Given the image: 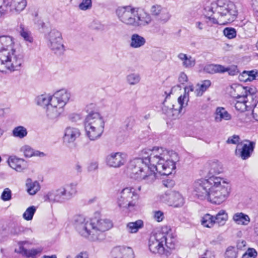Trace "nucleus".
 I'll use <instances>...</instances> for the list:
<instances>
[{"label":"nucleus","instance_id":"ddd939ff","mask_svg":"<svg viewBox=\"0 0 258 258\" xmlns=\"http://www.w3.org/2000/svg\"><path fill=\"white\" fill-rule=\"evenodd\" d=\"M94 234H92L91 239L93 241H102L105 238L104 232L112 227L111 221L107 219H97L96 217L91 219Z\"/></svg>","mask_w":258,"mask_h":258},{"label":"nucleus","instance_id":"7c9ffc66","mask_svg":"<svg viewBox=\"0 0 258 258\" xmlns=\"http://www.w3.org/2000/svg\"><path fill=\"white\" fill-rule=\"evenodd\" d=\"M257 79H258V70H256L244 71L239 76V80L244 82L252 81Z\"/></svg>","mask_w":258,"mask_h":258},{"label":"nucleus","instance_id":"412c9836","mask_svg":"<svg viewBox=\"0 0 258 258\" xmlns=\"http://www.w3.org/2000/svg\"><path fill=\"white\" fill-rule=\"evenodd\" d=\"M9 166L17 171H22L27 166V162L23 159L19 158L15 156H10L8 160Z\"/></svg>","mask_w":258,"mask_h":258},{"label":"nucleus","instance_id":"f8f14e48","mask_svg":"<svg viewBox=\"0 0 258 258\" xmlns=\"http://www.w3.org/2000/svg\"><path fill=\"white\" fill-rule=\"evenodd\" d=\"M138 195L133 188L126 187L120 192L117 198V204L119 207L132 211L137 206Z\"/></svg>","mask_w":258,"mask_h":258},{"label":"nucleus","instance_id":"4c0bfd02","mask_svg":"<svg viewBox=\"0 0 258 258\" xmlns=\"http://www.w3.org/2000/svg\"><path fill=\"white\" fill-rule=\"evenodd\" d=\"M28 132L26 127L19 125L15 127L12 131V135L14 137L23 139L27 136Z\"/></svg>","mask_w":258,"mask_h":258},{"label":"nucleus","instance_id":"de8ad7c7","mask_svg":"<svg viewBox=\"0 0 258 258\" xmlns=\"http://www.w3.org/2000/svg\"><path fill=\"white\" fill-rule=\"evenodd\" d=\"M224 35L229 39H232L236 37V31L234 28L227 27L223 30Z\"/></svg>","mask_w":258,"mask_h":258},{"label":"nucleus","instance_id":"2f4dec72","mask_svg":"<svg viewBox=\"0 0 258 258\" xmlns=\"http://www.w3.org/2000/svg\"><path fill=\"white\" fill-rule=\"evenodd\" d=\"M178 58L182 61V65L184 68H190L195 66L196 64L195 59L191 56H187L186 54L180 53L177 56Z\"/></svg>","mask_w":258,"mask_h":258},{"label":"nucleus","instance_id":"864d4df0","mask_svg":"<svg viewBox=\"0 0 258 258\" xmlns=\"http://www.w3.org/2000/svg\"><path fill=\"white\" fill-rule=\"evenodd\" d=\"M12 199V192L9 188H6L1 195V199L4 201H9Z\"/></svg>","mask_w":258,"mask_h":258},{"label":"nucleus","instance_id":"13d9d810","mask_svg":"<svg viewBox=\"0 0 258 258\" xmlns=\"http://www.w3.org/2000/svg\"><path fill=\"white\" fill-rule=\"evenodd\" d=\"M231 94L233 97L237 99L236 101L242 102V101H243L244 103H247V97L243 95V93H241V94H237V95H232V92H231Z\"/></svg>","mask_w":258,"mask_h":258},{"label":"nucleus","instance_id":"58836bf2","mask_svg":"<svg viewBox=\"0 0 258 258\" xmlns=\"http://www.w3.org/2000/svg\"><path fill=\"white\" fill-rule=\"evenodd\" d=\"M228 219V215L223 210H220L215 216H214V221L215 223L219 225H223Z\"/></svg>","mask_w":258,"mask_h":258},{"label":"nucleus","instance_id":"a18cd8bd","mask_svg":"<svg viewBox=\"0 0 258 258\" xmlns=\"http://www.w3.org/2000/svg\"><path fill=\"white\" fill-rule=\"evenodd\" d=\"M237 251L236 248L232 247H228L225 253V258H237Z\"/></svg>","mask_w":258,"mask_h":258},{"label":"nucleus","instance_id":"9d476101","mask_svg":"<svg viewBox=\"0 0 258 258\" xmlns=\"http://www.w3.org/2000/svg\"><path fill=\"white\" fill-rule=\"evenodd\" d=\"M222 2L218 1L217 4H211L210 7H207L205 10L208 12L214 13V9L215 11L220 15L221 18L224 21L223 24L233 22L237 15V11L233 3L229 2L221 5Z\"/></svg>","mask_w":258,"mask_h":258},{"label":"nucleus","instance_id":"338daca9","mask_svg":"<svg viewBox=\"0 0 258 258\" xmlns=\"http://www.w3.org/2000/svg\"><path fill=\"white\" fill-rule=\"evenodd\" d=\"M66 258H71V256L68 255ZM75 258H88V254L87 252L82 251L78 253Z\"/></svg>","mask_w":258,"mask_h":258},{"label":"nucleus","instance_id":"393cba45","mask_svg":"<svg viewBox=\"0 0 258 258\" xmlns=\"http://www.w3.org/2000/svg\"><path fill=\"white\" fill-rule=\"evenodd\" d=\"M254 146L255 143L253 142H249L248 144H244L242 149L239 150V157L242 160L247 159L253 152Z\"/></svg>","mask_w":258,"mask_h":258},{"label":"nucleus","instance_id":"6ab92c4d","mask_svg":"<svg viewBox=\"0 0 258 258\" xmlns=\"http://www.w3.org/2000/svg\"><path fill=\"white\" fill-rule=\"evenodd\" d=\"M106 162L110 167H119L125 162V155L121 152L111 153L106 157Z\"/></svg>","mask_w":258,"mask_h":258},{"label":"nucleus","instance_id":"a19ab883","mask_svg":"<svg viewBox=\"0 0 258 258\" xmlns=\"http://www.w3.org/2000/svg\"><path fill=\"white\" fill-rule=\"evenodd\" d=\"M234 91L238 93L241 92L246 97L248 95H252L255 93V89L249 87H243L241 85L236 86Z\"/></svg>","mask_w":258,"mask_h":258},{"label":"nucleus","instance_id":"052dcab7","mask_svg":"<svg viewBox=\"0 0 258 258\" xmlns=\"http://www.w3.org/2000/svg\"><path fill=\"white\" fill-rule=\"evenodd\" d=\"M98 164L97 162H91L88 166V170L89 171H95L98 169Z\"/></svg>","mask_w":258,"mask_h":258},{"label":"nucleus","instance_id":"c9c22d12","mask_svg":"<svg viewBox=\"0 0 258 258\" xmlns=\"http://www.w3.org/2000/svg\"><path fill=\"white\" fill-rule=\"evenodd\" d=\"M27 5L26 0H12L10 7L12 10L20 12L23 11Z\"/></svg>","mask_w":258,"mask_h":258},{"label":"nucleus","instance_id":"1a4fd4ad","mask_svg":"<svg viewBox=\"0 0 258 258\" xmlns=\"http://www.w3.org/2000/svg\"><path fill=\"white\" fill-rule=\"evenodd\" d=\"M87 135L90 140L99 138L104 131V122L102 117L98 112L89 114L85 121Z\"/></svg>","mask_w":258,"mask_h":258},{"label":"nucleus","instance_id":"39448f33","mask_svg":"<svg viewBox=\"0 0 258 258\" xmlns=\"http://www.w3.org/2000/svg\"><path fill=\"white\" fill-rule=\"evenodd\" d=\"M196 89V88L193 85L185 86L184 88V95L179 97L177 101L174 103L170 102L167 97L163 103V112L171 119L178 118L180 115L182 107L187 105L189 92H193L195 93Z\"/></svg>","mask_w":258,"mask_h":258},{"label":"nucleus","instance_id":"9b49d317","mask_svg":"<svg viewBox=\"0 0 258 258\" xmlns=\"http://www.w3.org/2000/svg\"><path fill=\"white\" fill-rule=\"evenodd\" d=\"M45 39L48 47L56 55H61L65 51L61 33L56 29H52L45 33Z\"/></svg>","mask_w":258,"mask_h":258},{"label":"nucleus","instance_id":"3c124183","mask_svg":"<svg viewBox=\"0 0 258 258\" xmlns=\"http://www.w3.org/2000/svg\"><path fill=\"white\" fill-rule=\"evenodd\" d=\"M257 253L256 250L253 248H248L245 252L242 255V258H255Z\"/></svg>","mask_w":258,"mask_h":258},{"label":"nucleus","instance_id":"f257e3e1","mask_svg":"<svg viewBox=\"0 0 258 258\" xmlns=\"http://www.w3.org/2000/svg\"><path fill=\"white\" fill-rule=\"evenodd\" d=\"M144 163L150 165L161 175H168L175 171V164L179 161L178 154L175 152L163 150L162 148H145L141 152Z\"/></svg>","mask_w":258,"mask_h":258},{"label":"nucleus","instance_id":"774afa93","mask_svg":"<svg viewBox=\"0 0 258 258\" xmlns=\"http://www.w3.org/2000/svg\"><path fill=\"white\" fill-rule=\"evenodd\" d=\"M74 169L77 172L78 174H80L81 173H82L83 170L82 165L80 163L77 162L74 166Z\"/></svg>","mask_w":258,"mask_h":258},{"label":"nucleus","instance_id":"aec40b11","mask_svg":"<svg viewBox=\"0 0 258 258\" xmlns=\"http://www.w3.org/2000/svg\"><path fill=\"white\" fill-rule=\"evenodd\" d=\"M26 243V241H19L18 242L19 247L15 249V252L27 258H35L37 255L40 254L42 252L43 248L41 247L30 249H26L23 246Z\"/></svg>","mask_w":258,"mask_h":258},{"label":"nucleus","instance_id":"bf43d9fd","mask_svg":"<svg viewBox=\"0 0 258 258\" xmlns=\"http://www.w3.org/2000/svg\"><path fill=\"white\" fill-rule=\"evenodd\" d=\"M188 80V78L186 75L183 73L181 72L178 77V81L182 84H184Z\"/></svg>","mask_w":258,"mask_h":258},{"label":"nucleus","instance_id":"603ef678","mask_svg":"<svg viewBox=\"0 0 258 258\" xmlns=\"http://www.w3.org/2000/svg\"><path fill=\"white\" fill-rule=\"evenodd\" d=\"M123 246L115 247L112 249L111 252V256L113 258H121V254Z\"/></svg>","mask_w":258,"mask_h":258},{"label":"nucleus","instance_id":"b1692460","mask_svg":"<svg viewBox=\"0 0 258 258\" xmlns=\"http://www.w3.org/2000/svg\"><path fill=\"white\" fill-rule=\"evenodd\" d=\"M146 43L145 38L137 33H134L131 36L130 47L132 48H140L144 46Z\"/></svg>","mask_w":258,"mask_h":258},{"label":"nucleus","instance_id":"5701e85b","mask_svg":"<svg viewBox=\"0 0 258 258\" xmlns=\"http://www.w3.org/2000/svg\"><path fill=\"white\" fill-rule=\"evenodd\" d=\"M166 228V230H167ZM161 235L163 236V238H162L164 246H165L167 248L169 249H173L175 246V238L171 232H168L167 230L164 231V228H162L161 231H159Z\"/></svg>","mask_w":258,"mask_h":258},{"label":"nucleus","instance_id":"c03bdc74","mask_svg":"<svg viewBox=\"0 0 258 258\" xmlns=\"http://www.w3.org/2000/svg\"><path fill=\"white\" fill-rule=\"evenodd\" d=\"M36 211V207L32 206L28 208L23 215L24 219L27 221L32 219L34 214Z\"/></svg>","mask_w":258,"mask_h":258},{"label":"nucleus","instance_id":"473e14b6","mask_svg":"<svg viewBox=\"0 0 258 258\" xmlns=\"http://www.w3.org/2000/svg\"><path fill=\"white\" fill-rule=\"evenodd\" d=\"M211 85V81L209 80L203 81L201 84H197L196 89L195 91V96L197 97L202 96L203 93L210 87Z\"/></svg>","mask_w":258,"mask_h":258},{"label":"nucleus","instance_id":"a211bd4d","mask_svg":"<svg viewBox=\"0 0 258 258\" xmlns=\"http://www.w3.org/2000/svg\"><path fill=\"white\" fill-rule=\"evenodd\" d=\"M162 200L169 206L179 207L183 205V199L181 195L177 192L170 191L166 192L162 196Z\"/></svg>","mask_w":258,"mask_h":258},{"label":"nucleus","instance_id":"09e8293b","mask_svg":"<svg viewBox=\"0 0 258 258\" xmlns=\"http://www.w3.org/2000/svg\"><path fill=\"white\" fill-rule=\"evenodd\" d=\"M92 7V0H82L79 5V8L82 11H87L91 9Z\"/></svg>","mask_w":258,"mask_h":258},{"label":"nucleus","instance_id":"20e7f679","mask_svg":"<svg viewBox=\"0 0 258 258\" xmlns=\"http://www.w3.org/2000/svg\"><path fill=\"white\" fill-rule=\"evenodd\" d=\"M151 166L144 163L140 159L132 160L128 166L130 175L132 178L138 180H143L145 183L151 184L156 179V172Z\"/></svg>","mask_w":258,"mask_h":258},{"label":"nucleus","instance_id":"5fc2aeb1","mask_svg":"<svg viewBox=\"0 0 258 258\" xmlns=\"http://www.w3.org/2000/svg\"><path fill=\"white\" fill-rule=\"evenodd\" d=\"M153 218L158 222H161L164 219V214L161 211H155L153 212Z\"/></svg>","mask_w":258,"mask_h":258},{"label":"nucleus","instance_id":"c756f323","mask_svg":"<svg viewBox=\"0 0 258 258\" xmlns=\"http://www.w3.org/2000/svg\"><path fill=\"white\" fill-rule=\"evenodd\" d=\"M232 219L236 224L244 226L247 225L250 221L248 215L242 212L234 214Z\"/></svg>","mask_w":258,"mask_h":258},{"label":"nucleus","instance_id":"69168bd1","mask_svg":"<svg viewBox=\"0 0 258 258\" xmlns=\"http://www.w3.org/2000/svg\"><path fill=\"white\" fill-rule=\"evenodd\" d=\"M163 184L166 187L171 188L174 186V182L172 180H163Z\"/></svg>","mask_w":258,"mask_h":258},{"label":"nucleus","instance_id":"6e6552de","mask_svg":"<svg viewBox=\"0 0 258 258\" xmlns=\"http://www.w3.org/2000/svg\"><path fill=\"white\" fill-rule=\"evenodd\" d=\"M77 184L71 183L49 191L44 196L45 201L63 203L71 200L77 193Z\"/></svg>","mask_w":258,"mask_h":258},{"label":"nucleus","instance_id":"dca6fc26","mask_svg":"<svg viewBox=\"0 0 258 258\" xmlns=\"http://www.w3.org/2000/svg\"><path fill=\"white\" fill-rule=\"evenodd\" d=\"M162 238H163V236L160 234L159 231L150 237L148 242V247L151 252L159 254L164 253L165 247L164 246Z\"/></svg>","mask_w":258,"mask_h":258},{"label":"nucleus","instance_id":"bb28decb","mask_svg":"<svg viewBox=\"0 0 258 258\" xmlns=\"http://www.w3.org/2000/svg\"><path fill=\"white\" fill-rule=\"evenodd\" d=\"M231 119V115L225 108L218 107L216 108L215 111V120L216 122H219L222 120H230Z\"/></svg>","mask_w":258,"mask_h":258},{"label":"nucleus","instance_id":"4468645a","mask_svg":"<svg viewBox=\"0 0 258 258\" xmlns=\"http://www.w3.org/2000/svg\"><path fill=\"white\" fill-rule=\"evenodd\" d=\"M91 220L89 221L82 215H77L74 218V225L77 232L82 236L88 238L90 241L92 234H94L95 231L92 224Z\"/></svg>","mask_w":258,"mask_h":258},{"label":"nucleus","instance_id":"c85d7f7f","mask_svg":"<svg viewBox=\"0 0 258 258\" xmlns=\"http://www.w3.org/2000/svg\"><path fill=\"white\" fill-rule=\"evenodd\" d=\"M204 71L209 74L224 73L226 72L225 67L221 64H209L205 66Z\"/></svg>","mask_w":258,"mask_h":258},{"label":"nucleus","instance_id":"2eb2a0df","mask_svg":"<svg viewBox=\"0 0 258 258\" xmlns=\"http://www.w3.org/2000/svg\"><path fill=\"white\" fill-rule=\"evenodd\" d=\"M214 178L215 176H211L207 179H200L195 182L194 191L198 198L208 200Z\"/></svg>","mask_w":258,"mask_h":258},{"label":"nucleus","instance_id":"e433bc0d","mask_svg":"<svg viewBox=\"0 0 258 258\" xmlns=\"http://www.w3.org/2000/svg\"><path fill=\"white\" fill-rule=\"evenodd\" d=\"M26 185L28 192L31 195L36 194L40 189L39 183L37 181L32 182L30 179L27 180Z\"/></svg>","mask_w":258,"mask_h":258},{"label":"nucleus","instance_id":"0e129e2a","mask_svg":"<svg viewBox=\"0 0 258 258\" xmlns=\"http://www.w3.org/2000/svg\"><path fill=\"white\" fill-rule=\"evenodd\" d=\"M134 120L132 117H127L125 121V126L126 128H131L134 124Z\"/></svg>","mask_w":258,"mask_h":258},{"label":"nucleus","instance_id":"ea45409f","mask_svg":"<svg viewBox=\"0 0 258 258\" xmlns=\"http://www.w3.org/2000/svg\"><path fill=\"white\" fill-rule=\"evenodd\" d=\"M202 225L206 227L211 228L215 224L214 221V216L206 214L202 217L201 220Z\"/></svg>","mask_w":258,"mask_h":258},{"label":"nucleus","instance_id":"4d7b16f0","mask_svg":"<svg viewBox=\"0 0 258 258\" xmlns=\"http://www.w3.org/2000/svg\"><path fill=\"white\" fill-rule=\"evenodd\" d=\"M239 137L238 135H234L231 137H229L226 141V143L228 144H236L239 142Z\"/></svg>","mask_w":258,"mask_h":258},{"label":"nucleus","instance_id":"37998d69","mask_svg":"<svg viewBox=\"0 0 258 258\" xmlns=\"http://www.w3.org/2000/svg\"><path fill=\"white\" fill-rule=\"evenodd\" d=\"M141 77L139 74L132 73L126 76L127 82L131 85H135L139 83Z\"/></svg>","mask_w":258,"mask_h":258},{"label":"nucleus","instance_id":"72a5a7b5","mask_svg":"<svg viewBox=\"0 0 258 258\" xmlns=\"http://www.w3.org/2000/svg\"><path fill=\"white\" fill-rule=\"evenodd\" d=\"M143 227V221L141 220H138L135 222L128 223L126 226V230L130 233H135Z\"/></svg>","mask_w":258,"mask_h":258},{"label":"nucleus","instance_id":"7ed1b4c3","mask_svg":"<svg viewBox=\"0 0 258 258\" xmlns=\"http://www.w3.org/2000/svg\"><path fill=\"white\" fill-rule=\"evenodd\" d=\"M115 13L119 21L129 27H145L152 21L150 15L144 9L132 5L118 7Z\"/></svg>","mask_w":258,"mask_h":258},{"label":"nucleus","instance_id":"e2e57ef3","mask_svg":"<svg viewBox=\"0 0 258 258\" xmlns=\"http://www.w3.org/2000/svg\"><path fill=\"white\" fill-rule=\"evenodd\" d=\"M204 258H215L214 252L209 250H206L204 254Z\"/></svg>","mask_w":258,"mask_h":258},{"label":"nucleus","instance_id":"a878e982","mask_svg":"<svg viewBox=\"0 0 258 258\" xmlns=\"http://www.w3.org/2000/svg\"><path fill=\"white\" fill-rule=\"evenodd\" d=\"M26 158H30L32 156L44 157L45 154L39 151H34L30 146L24 145L19 150Z\"/></svg>","mask_w":258,"mask_h":258},{"label":"nucleus","instance_id":"cd10ccee","mask_svg":"<svg viewBox=\"0 0 258 258\" xmlns=\"http://www.w3.org/2000/svg\"><path fill=\"white\" fill-rule=\"evenodd\" d=\"M52 96H50L48 94H42L37 96L36 98V102L37 104L44 107H46V115L47 116V110L48 107L51 104V100Z\"/></svg>","mask_w":258,"mask_h":258},{"label":"nucleus","instance_id":"423d86ee","mask_svg":"<svg viewBox=\"0 0 258 258\" xmlns=\"http://www.w3.org/2000/svg\"><path fill=\"white\" fill-rule=\"evenodd\" d=\"M71 98V93L66 89H60L52 95L51 104L48 107L47 117L51 120L57 119L63 112L64 107Z\"/></svg>","mask_w":258,"mask_h":258},{"label":"nucleus","instance_id":"6e6d98bb","mask_svg":"<svg viewBox=\"0 0 258 258\" xmlns=\"http://www.w3.org/2000/svg\"><path fill=\"white\" fill-rule=\"evenodd\" d=\"M247 105H246V103H244L243 101L242 102L236 101L235 104V107L237 110L240 111L241 112H244L246 110Z\"/></svg>","mask_w":258,"mask_h":258},{"label":"nucleus","instance_id":"49530a36","mask_svg":"<svg viewBox=\"0 0 258 258\" xmlns=\"http://www.w3.org/2000/svg\"><path fill=\"white\" fill-rule=\"evenodd\" d=\"M121 258H135L133 249L130 247H123Z\"/></svg>","mask_w":258,"mask_h":258},{"label":"nucleus","instance_id":"4be33fe9","mask_svg":"<svg viewBox=\"0 0 258 258\" xmlns=\"http://www.w3.org/2000/svg\"><path fill=\"white\" fill-rule=\"evenodd\" d=\"M80 135L81 132L79 128L73 126H68L64 131L63 141L68 143H73L80 137Z\"/></svg>","mask_w":258,"mask_h":258},{"label":"nucleus","instance_id":"8fccbe9b","mask_svg":"<svg viewBox=\"0 0 258 258\" xmlns=\"http://www.w3.org/2000/svg\"><path fill=\"white\" fill-rule=\"evenodd\" d=\"M8 3L6 0H0V18L3 17L8 13Z\"/></svg>","mask_w":258,"mask_h":258},{"label":"nucleus","instance_id":"f3484780","mask_svg":"<svg viewBox=\"0 0 258 258\" xmlns=\"http://www.w3.org/2000/svg\"><path fill=\"white\" fill-rule=\"evenodd\" d=\"M150 12L153 16L163 23L167 22L171 17L169 11L159 5L152 6L150 9Z\"/></svg>","mask_w":258,"mask_h":258},{"label":"nucleus","instance_id":"0eeeda50","mask_svg":"<svg viewBox=\"0 0 258 258\" xmlns=\"http://www.w3.org/2000/svg\"><path fill=\"white\" fill-rule=\"evenodd\" d=\"M212 185L208 200L212 204L220 205L228 197L230 193L229 185L223 179L217 176H215Z\"/></svg>","mask_w":258,"mask_h":258},{"label":"nucleus","instance_id":"f704fd0d","mask_svg":"<svg viewBox=\"0 0 258 258\" xmlns=\"http://www.w3.org/2000/svg\"><path fill=\"white\" fill-rule=\"evenodd\" d=\"M19 33L26 42L30 43L33 42V37L31 32L27 28H25L23 24L20 25Z\"/></svg>","mask_w":258,"mask_h":258},{"label":"nucleus","instance_id":"680f3d73","mask_svg":"<svg viewBox=\"0 0 258 258\" xmlns=\"http://www.w3.org/2000/svg\"><path fill=\"white\" fill-rule=\"evenodd\" d=\"M253 117L258 121V102L255 105L252 112Z\"/></svg>","mask_w":258,"mask_h":258},{"label":"nucleus","instance_id":"f03ea898","mask_svg":"<svg viewBox=\"0 0 258 258\" xmlns=\"http://www.w3.org/2000/svg\"><path fill=\"white\" fill-rule=\"evenodd\" d=\"M23 61V55L14 48L12 37L0 36V72L6 73L20 70Z\"/></svg>","mask_w":258,"mask_h":258},{"label":"nucleus","instance_id":"79ce46f5","mask_svg":"<svg viewBox=\"0 0 258 258\" xmlns=\"http://www.w3.org/2000/svg\"><path fill=\"white\" fill-rule=\"evenodd\" d=\"M223 171L221 165L218 162H213L210 165V169L209 172V177L215 176V174H219Z\"/></svg>","mask_w":258,"mask_h":258}]
</instances>
